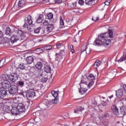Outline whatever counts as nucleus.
<instances>
[{
	"label": "nucleus",
	"mask_w": 126,
	"mask_h": 126,
	"mask_svg": "<svg viewBox=\"0 0 126 126\" xmlns=\"http://www.w3.org/2000/svg\"><path fill=\"white\" fill-rule=\"evenodd\" d=\"M47 63L44 60L40 59L39 61L37 62L35 64V67L37 69H41L43 66V64H46Z\"/></svg>",
	"instance_id": "39448f33"
},
{
	"label": "nucleus",
	"mask_w": 126,
	"mask_h": 126,
	"mask_svg": "<svg viewBox=\"0 0 126 126\" xmlns=\"http://www.w3.org/2000/svg\"><path fill=\"white\" fill-rule=\"evenodd\" d=\"M11 70L13 72H15V70H16V68L15 67L11 66Z\"/></svg>",
	"instance_id": "603ef678"
},
{
	"label": "nucleus",
	"mask_w": 126,
	"mask_h": 126,
	"mask_svg": "<svg viewBox=\"0 0 126 126\" xmlns=\"http://www.w3.org/2000/svg\"><path fill=\"white\" fill-rule=\"evenodd\" d=\"M54 2L56 3H58V4H60V3H62V0H54Z\"/></svg>",
	"instance_id": "49530a36"
},
{
	"label": "nucleus",
	"mask_w": 126,
	"mask_h": 126,
	"mask_svg": "<svg viewBox=\"0 0 126 126\" xmlns=\"http://www.w3.org/2000/svg\"><path fill=\"white\" fill-rule=\"evenodd\" d=\"M20 113H23L25 111V105L22 103H19L16 105Z\"/></svg>",
	"instance_id": "9d476101"
},
{
	"label": "nucleus",
	"mask_w": 126,
	"mask_h": 126,
	"mask_svg": "<svg viewBox=\"0 0 126 126\" xmlns=\"http://www.w3.org/2000/svg\"><path fill=\"white\" fill-rule=\"evenodd\" d=\"M43 50H46V51H50L52 50L53 47L51 45H46L43 47Z\"/></svg>",
	"instance_id": "2f4dec72"
},
{
	"label": "nucleus",
	"mask_w": 126,
	"mask_h": 126,
	"mask_svg": "<svg viewBox=\"0 0 126 126\" xmlns=\"http://www.w3.org/2000/svg\"><path fill=\"white\" fill-rule=\"evenodd\" d=\"M7 95V90L3 88H0V98L2 99L3 97Z\"/></svg>",
	"instance_id": "1a4fd4ad"
},
{
	"label": "nucleus",
	"mask_w": 126,
	"mask_h": 126,
	"mask_svg": "<svg viewBox=\"0 0 126 126\" xmlns=\"http://www.w3.org/2000/svg\"><path fill=\"white\" fill-rule=\"evenodd\" d=\"M123 87V89H122L124 91V92L125 91L126 92V85H124Z\"/></svg>",
	"instance_id": "13d9d810"
},
{
	"label": "nucleus",
	"mask_w": 126,
	"mask_h": 126,
	"mask_svg": "<svg viewBox=\"0 0 126 126\" xmlns=\"http://www.w3.org/2000/svg\"><path fill=\"white\" fill-rule=\"evenodd\" d=\"M35 52L38 54H42V53L44 52V48L41 47V48H36L35 49Z\"/></svg>",
	"instance_id": "b1692460"
},
{
	"label": "nucleus",
	"mask_w": 126,
	"mask_h": 126,
	"mask_svg": "<svg viewBox=\"0 0 126 126\" xmlns=\"http://www.w3.org/2000/svg\"><path fill=\"white\" fill-rule=\"evenodd\" d=\"M86 52L87 54H90V52H91V49L90 48H87Z\"/></svg>",
	"instance_id": "5fc2aeb1"
},
{
	"label": "nucleus",
	"mask_w": 126,
	"mask_h": 126,
	"mask_svg": "<svg viewBox=\"0 0 126 126\" xmlns=\"http://www.w3.org/2000/svg\"><path fill=\"white\" fill-rule=\"evenodd\" d=\"M62 47V44L58 43L56 44L57 49H60Z\"/></svg>",
	"instance_id": "864d4df0"
},
{
	"label": "nucleus",
	"mask_w": 126,
	"mask_h": 126,
	"mask_svg": "<svg viewBox=\"0 0 126 126\" xmlns=\"http://www.w3.org/2000/svg\"><path fill=\"white\" fill-rule=\"evenodd\" d=\"M18 85L21 86V87H23L24 86V82L22 81H19L18 82Z\"/></svg>",
	"instance_id": "58836bf2"
},
{
	"label": "nucleus",
	"mask_w": 126,
	"mask_h": 126,
	"mask_svg": "<svg viewBox=\"0 0 126 126\" xmlns=\"http://www.w3.org/2000/svg\"><path fill=\"white\" fill-rule=\"evenodd\" d=\"M54 17V15L52 12L49 13L47 14V18L48 19H52Z\"/></svg>",
	"instance_id": "e433bc0d"
},
{
	"label": "nucleus",
	"mask_w": 126,
	"mask_h": 126,
	"mask_svg": "<svg viewBox=\"0 0 126 126\" xmlns=\"http://www.w3.org/2000/svg\"><path fill=\"white\" fill-rule=\"evenodd\" d=\"M16 34L18 38H20L22 36H23V32L21 30H19L18 29L15 30Z\"/></svg>",
	"instance_id": "2eb2a0df"
},
{
	"label": "nucleus",
	"mask_w": 126,
	"mask_h": 126,
	"mask_svg": "<svg viewBox=\"0 0 126 126\" xmlns=\"http://www.w3.org/2000/svg\"><path fill=\"white\" fill-rule=\"evenodd\" d=\"M35 115L36 117H40V115H41V113H40V111H38L35 112V113H33V115Z\"/></svg>",
	"instance_id": "a18cd8bd"
},
{
	"label": "nucleus",
	"mask_w": 126,
	"mask_h": 126,
	"mask_svg": "<svg viewBox=\"0 0 126 126\" xmlns=\"http://www.w3.org/2000/svg\"><path fill=\"white\" fill-rule=\"evenodd\" d=\"M23 28H28V24L26 23V22L23 26Z\"/></svg>",
	"instance_id": "6e6d98bb"
},
{
	"label": "nucleus",
	"mask_w": 126,
	"mask_h": 126,
	"mask_svg": "<svg viewBox=\"0 0 126 126\" xmlns=\"http://www.w3.org/2000/svg\"><path fill=\"white\" fill-rule=\"evenodd\" d=\"M104 118H108L109 117V114H105L103 116Z\"/></svg>",
	"instance_id": "052dcab7"
},
{
	"label": "nucleus",
	"mask_w": 126,
	"mask_h": 126,
	"mask_svg": "<svg viewBox=\"0 0 126 126\" xmlns=\"http://www.w3.org/2000/svg\"><path fill=\"white\" fill-rule=\"evenodd\" d=\"M44 70L45 72H46V73H50L51 71H52V68L51 67V65H45L44 67Z\"/></svg>",
	"instance_id": "ddd939ff"
},
{
	"label": "nucleus",
	"mask_w": 126,
	"mask_h": 126,
	"mask_svg": "<svg viewBox=\"0 0 126 126\" xmlns=\"http://www.w3.org/2000/svg\"><path fill=\"white\" fill-rule=\"evenodd\" d=\"M27 21H28V23H29V25H31V24H32V22L31 15H29L28 16V17L27 18Z\"/></svg>",
	"instance_id": "393cba45"
},
{
	"label": "nucleus",
	"mask_w": 126,
	"mask_h": 126,
	"mask_svg": "<svg viewBox=\"0 0 126 126\" xmlns=\"http://www.w3.org/2000/svg\"><path fill=\"white\" fill-rule=\"evenodd\" d=\"M86 50H87V46L86 45H84L81 47V51L82 53H83V52H85Z\"/></svg>",
	"instance_id": "a19ab883"
},
{
	"label": "nucleus",
	"mask_w": 126,
	"mask_h": 126,
	"mask_svg": "<svg viewBox=\"0 0 126 126\" xmlns=\"http://www.w3.org/2000/svg\"><path fill=\"white\" fill-rule=\"evenodd\" d=\"M43 75V73H39V76H42Z\"/></svg>",
	"instance_id": "774afa93"
},
{
	"label": "nucleus",
	"mask_w": 126,
	"mask_h": 126,
	"mask_svg": "<svg viewBox=\"0 0 126 126\" xmlns=\"http://www.w3.org/2000/svg\"><path fill=\"white\" fill-rule=\"evenodd\" d=\"M26 96L27 98H33L36 96V93L33 90H29L26 92Z\"/></svg>",
	"instance_id": "0eeeda50"
},
{
	"label": "nucleus",
	"mask_w": 126,
	"mask_h": 126,
	"mask_svg": "<svg viewBox=\"0 0 126 126\" xmlns=\"http://www.w3.org/2000/svg\"><path fill=\"white\" fill-rule=\"evenodd\" d=\"M11 34H12V32H11L10 28L9 27L6 28L5 34L7 35V36H11Z\"/></svg>",
	"instance_id": "4be33fe9"
},
{
	"label": "nucleus",
	"mask_w": 126,
	"mask_h": 126,
	"mask_svg": "<svg viewBox=\"0 0 126 126\" xmlns=\"http://www.w3.org/2000/svg\"><path fill=\"white\" fill-rule=\"evenodd\" d=\"M102 104L103 106L106 107V106H107V102H105L104 101H102Z\"/></svg>",
	"instance_id": "bf43d9fd"
},
{
	"label": "nucleus",
	"mask_w": 126,
	"mask_h": 126,
	"mask_svg": "<svg viewBox=\"0 0 126 126\" xmlns=\"http://www.w3.org/2000/svg\"><path fill=\"white\" fill-rule=\"evenodd\" d=\"M40 80L41 82H43V83H45V82H47V81L48 80V78L47 77H42Z\"/></svg>",
	"instance_id": "ea45409f"
},
{
	"label": "nucleus",
	"mask_w": 126,
	"mask_h": 126,
	"mask_svg": "<svg viewBox=\"0 0 126 126\" xmlns=\"http://www.w3.org/2000/svg\"><path fill=\"white\" fill-rule=\"evenodd\" d=\"M108 38H113V31L109 30L107 32L98 35L94 41V45L101 46L103 45L105 48L109 49L111 47V40Z\"/></svg>",
	"instance_id": "f257e3e1"
},
{
	"label": "nucleus",
	"mask_w": 126,
	"mask_h": 126,
	"mask_svg": "<svg viewBox=\"0 0 126 126\" xmlns=\"http://www.w3.org/2000/svg\"><path fill=\"white\" fill-rule=\"evenodd\" d=\"M26 61L29 64H31L34 62V58L32 56H29L27 58Z\"/></svg>",
	"instance_id": "f3484780"
},
{
	"label": "nucleus",
	"mask_w": 126,
	"mask_h": 126,
	"mask_svg": "<svg viewBox=\"0 0 126 126\" xmlns=\"http://www.w3.org/2000/svg\"><path fill=\"white\" fill-rule=\"evenodd\" d=\"M100 64H101V61L97 60L94 63V67L97 68L98 66H100Z\"/></svg>",
	"instance_id": "c85d7f7f"
},
{
	"label": "nucleus",
	"mask_w": 126,
	"mask_h": 126,
	"mask_svg": "<svg viewBox=\"0 0 126 126\" xmlns=\"http://www.w3.org/2000/svg\"><path fill=\"white\" fill-rule=\"evenodd\" d=\"M70 49L71 50V53L73 54V53H74V49H73V45H71L70 46Z\"/></svg>",
	"instance_id": "8fccbe9b"
},
{
	"label": "nucleus",
	"mask_w": 126,
	"mask_h": 126,
	"mask_svg": "<svg viewBox=\"0 0 126 126\" xmlns=\"http://www.w3.org/2000/svg\"><path fill=\"white\" fill-rule=\"evenodd\" d=\"M111 110L114 115H118L119 114V109L117 108V106L113 105L111 107Z\"/></svg>",
	"instance_id": "dca6fc26"
},
{
	"label": "nucleus",
	"mask_w": 126,
	"mask_h": 126,
	"mask_svg": "<svg viewBox=\"0 0 126 126\" xmlns=\"http://www.w3.org/2000/svg\"><path fill=\"white\" fill-rule=\"evenodd\" d=\"M8 92L12 96H15L18 93V88L16 85H12L11 88L8 90Z\"/></svg>",
	"instance_id": "f03ea898"
},
{
	"label": "nucleus",
	"mask_w": 126,
	"mask_h": 126,
	"mask_svg": "<svg viewBox=\"0 0 126 126\" xmlns=\"http://www.w3.org/2000/svg\"><path fill=\"white\" fill-rule=\"evenodd\" d=\"M48 31H49V32H52V31L54 30V27L53 24H49V25L47 27Z\"/></svg>",
	"instance_id": "bb28decb"
},
{
	"label": "nucleus",
	"mask_w": 126,
	"mask_h": 126,
	"mask_svg": "<svg viewBox=\"0 0 126 126\" xmlns=\"http://www.w3.org/2000/svg\"><path fill=\"white\" fill-rule=\"evenodd\" d=\"M3 35V33L1 31H0V38H1L2 37V35Z\"/></svg>",
	"instance_id": "e2e57ef3"
},
{
	"label": "nucleus",
	"mask_w": 126,
	"mask_h": 126,
	"mask_svg": "<svg viewBox=\"0 0 126 126\" xmlns=\"http://www.w3.org/2000/svg\"><path fill=\"white\" fill-rule=\"evenodd\" d=\"M120 101L122 102V103L125 107H126V96L125 98H123L120 99Z\"/></svg>",
	"instance_id": "72a5a7b5"
},
{
	"label": "nucleus",
	"mask_w": 126,
	"mask_h": 126,
	"mask_svg": "<svg viewBox=\"0 0 126 126\" xmlns=\"http://www.w3.org/2000/svg\"><path fill=\"white\" fill-rule=\"evenodd\" d=\"M56 61H60V60H62L63 59V57H62V53H58L56 54Z\"/></svg>",
	"instance_id": "c756f323"
},
{
	"label": "nucleus",
	"mask_w": 126,
	"mask_h": 126,
	"mask_svg": "<svg viewBox=\"0 0 126 126\" xmlns=\"http://www.w3.org/2000/svg\"><path fill=\"white\" fill-rule=\"evenodd\" d=\"M99 20V18L98 17H94L92 18V21H97V20Z\"/></svg>",
	"instance_id": "3c124183"
},
{
	"label": "nucleus",
	"mask_w": 126,
	"mask_h": 126,
	"mask_svg": "<svg viewBox=\"0 0 126 126\" xmlns=\"http://www.w3.org/2000/svg\"><path fill=\"white\" fill-rule=\"evenodd\" d=\"M50 31L48 29V28L42 29V34H44L45 35H47V34H49Z\"/></svg>",
	"instance_id": "7c9ffc66"
},
{
	"label": "nucleus",
	"mask_w": 126,
	"mask_h": 126,
	"mask_svg": "<svg viewBox=\"0 0 126 126\" xmlns=\"http://www.w3.org/2000/svg\"><path fill=\"white\" fill-rule=\"evenodd\" d=\"M13 106V107L11 109V113L12 115H13V116H17V115H19L20 112L17 108V106L15 105Z\"/></svg>",
	"instance_id": "6e6552de"
},
{
	"label": "nucleus",
	"mask_w": 126,
	"mask_h": 126,
	"mask_svg": "<svg viewBox=\"0 0 126 126\" xmlns=\"http://www.w3.org/2000/svg\"><path fill=\"white\" fill-rule=\"evenodd\" d=\"M73 6L74 7H76V2L73 3Z\"/></svg>",
	"instance_id": "69168bd1"
},
{
	"label": "nucleus",
	"mask_w": 126,
	"mask_h": 126,
	"mask_svg": "<svg viewBox=\"0 0 126 126\" xmlns=\"http://www.w3.org/2000/svg\"><path fill=\"white\" fill-rule=\"evenodd\" d=\"M36 22L37 23H41V22H42V20H36Z\"/></svg>",
	"instance_id": "0e129e2a"
},
{
	"label": "nucleus",
	"mask_w": 126,
	"mask_h": 126,
	"mask_svg": "<svg viewBox=\"0 0 126 126\" xmlns=\"http://www.w3.org/2000/svg\"><path fill=\"white\" fill-rule=\"evenodd\" d=\"M87 78L89 80L91 81L94 80V79H95V77L92 74H90L88 76H87Z\"/></svg>",
	"instance_id": "a878e982"
},
{
	"label": "nucleus",
	"mask_w": 126,
	"mask_h": 126,
	"mask_svg": "<svg viewBox=\"0 0 126 126\" xmlns=\"http://www.w3.org/2000/svg\"><path fill=\"white\" fill-rule=\"evenodd\" d=\"M40 30H41V28L39 27L34 30V32L36 34H38L40 33Z\"/></svg>",
	"instance_id": "37998d69"
},
{
	"label": "nucleus",
	"mask_w": 126,
	"mask_h": 126,
	"mask_svg": "<svg viewBox=\"0 0 126 126\" xmlns=\"http://www.w3.org/2000/svg\"><path fill=\"white\" fill-rule=\"evenodd\" d=\"M87 91V89L83 88L79 90V93H81L82 94H85Z\"/></svg>",
	"instance_id": "473e14b6"
},
{
	"label": "nucleus",
	"mask_w": 126,
	"mask_h": 126,
	"mask_svg": "<svg viewBox=\"0 0 126 126\" xmlns=\"http://www.w3.org/2000/svg\"><path fill=\"white\" fill-rule=\"evenodd\" d=\"M105 5H110V1H106L104 2Z\"/></svg>",
	"instance_id": "4d7b16f0"
},
{
	"label": "nucleus",
	"mask_w": 126,
	"mask_h": 126,
	"mask_svg": "<svg viewBox=\"0 0 126 126\" xmlns=\"http://www.w3.org/2000/svg\"><path fill=\"white\" fill-rule=\"evenodd\" d=\"M43 103V104H40L39 105L41 110H45L47 108H50V107H51V102H50V101L45 100H44Z\"/></svg>",
	"instance_id": "20e7f679"
},
{
	"label": "nucleus",
	"mask_w": 126,
	"mask_h": 126,
	"mask_svg": "<svg viewBox=\"0 0 126 126\" xmlns=\"http://www.w3.org/2000/svg\"><path fill=\"white\" fill-rule=\"evenodd\" d=\"M125 91L123 89H119L116 91V97L118 98H122L124 96V93Z\"/></svg>",
	"instance_id": "f8f14e48"
},
{
	"label": "nucleus",
	"mask_w": 126,
	"mask_h": 126,
	"mask_svg": "<svg viewBox=\"0 0 126 126\" xmlns=\"http://www.w3.org/2000/svg\"><path fill=\"white\" fill-rule=\"evenodd\" d=\"M2 87L4 89H8L9 87H11L10 82L9 81H4L2 83Z\"/></svg>",
	"instance_id": "9b49d317"
},
{
	"label": "nucleus",
	"mask_w": 126,
	"mask_h": 126,
	"mask_svg": "<svg viewBox=\"0 0 126 126\" xmlns=\"http://www.w3.org/2000/svg\"><path fill=\"white\" fill-rule=\"evenodd\" d=\"M94 0H85V3L87 5H93L95 3Z\"/></svg>",
	"instance_id": "412c9836"
},
{
	"label": "nucleus",
	"mask_w": 126,
	"mask_h": 126,
	"mask_svg": "<svg viewBox=\"0 0 126 126\" xmlns=\"http://www.w3.org/2000/svg\"><path fill=\"white\" fill-rule=\"evenodd\" d=\"M84 110V108L82 107H78L77 110H75L74 113L75 114H81V112Z\"/></svg>",
	"instance_id": "aec40b11"
},
{
	"label": "nucleus",
	"mask_w": 126,
	"mask_h": 126,
	"mask_svg": "<svg viewBox=\"0 0 126 126\" xmlns=\"http://www.w3.org/2000/svg\"><path fill=\"white\" fill-rule=\"evenodd\" d=\"M3 111L5 113H10V112L11 111V110H10V107H9V106L7 105H5L3 108Z\"/></svg>",
	"instance_id": "6ab92c4d"
},
{
	"label": "nucleus",
	"mask_w": 126,
	"mask_h": 126,
	"mask_svg": "<svg viewBox=\"0 0 126 126\" xmlns=\"http://www.w3.org/2000/svg\"><path fill=\"white\" fill-rule=\"evenodd\" d=\"M79 4H80V5H83L84 4V1L83 0H79L78 1Z\"/></svg>",
	"instance_id": "09e8293b"
},
{
	"label": "nucleus",
	"mask_w": 126,
	"mask_h": 126,
	"mask_svg": "<svg viewBox=\"0 0 126 126\" xmlns=\"http://www.w3.org/2000/svg\"><path fill=\"white\" fill-rule=\"evenodd\" d=\"M51 95L52 97H54V99H52V103L53 104H58L59 102V99H58V96L59 94H58V92L55 91H52L51 92Z\"/></svg>",
	"instance_id": "7ed1b4c3"
},
{
	"label": "nucleus",
	"mask_w": 126,
	"mask_h": 126,
	"mask_svg": "<svg viewBox=\"0 0 126 126\" xmlns=\"http://www.w3.org/2000/svg\"><path fill=\"white\" fill-rule=\"evenodd\" d=\"M60 28H63L64 27V23L63 22V20L62 17H60Z\"/></svg>",
	"instance_id": "cd10ccee"
},
{
	"label": "nucleus",
	"mask_w": 126,
	"mask_h": 126,
	"mask_svg": "<svg viewBox=\"0 0 126 126\" xmlns=\"http://www.w3.org/2000/svg\"><path fill=\"white\" fill-rule=\"evenodd\" d=\"M120 113L122 117H125L126 115V107H122L120 108Z\"/></svg>",
	"instance_id": "5701e85b"
},
{
	"label": "nucleus",
	"mask_w": 126,
	"mask_h": 126,
	"mask_svg": "<svg viewBox=\"0 0 126 126\" xmlns=\"http://www.w3.org/2000/svg\"><path fill=\"white\" fill-rule=\"evenodd\" d=\"M18 5L20 7H23L24 6H25V5H26V0H19Z\"/></svg>",
	"instance_id": "4468645a"
},
{
	"label": "nucleus",
	"mask_w": 126,
	"mask_h": 126,
	"mask_svg": "<svg viewBox=\"0 0 126 126\" xmlns=\"http://www.w3.org/2000/svg\"><path fill=\"white\" fill-rule=\"evenodd\" d=\"M19 97H13V103L15 104V105H17V104L18 103V99Z\"/></svg>",
	"instance_id": "4c0bfd02"
},
{
	"label": "nucleus",
	"mask_w": 126,
	"mask_h": 126,
	"mask_svg": "<svg viewBox=\"0 0 126 126\" xmlns=\"http://www.w3.org/2000/svg\"><path fill=\"white\" fill-rule=\"evenodd\" d=\"M25 65H26L25 63H22L19 64V68H20V69H25Z\"/></svg>",
	"instance_id": "c9c22d12"
},
{
	"label": "nucleus",
	"mask_w": 126,
	"mask_h": 126,
	"mask_svg": "<svg viewBox=\"0 0 126 126\" xmlns=\"http://www.w3.org/2000/svg\"><path fill=\"white\" fill-rule=\"evenodd\" d=\"M82 84H84L86 86V85H87V82L84 81V80H82L80 83V85L82 86Z\"/></svg>",
	"instance_id": "de8ad7c7"
},
{
	"label": "nucleus",
	"mask_w": 126,
	"mask_h": 126,
	"mask_svg": "<svg viewBox=\"0 0 126 126\" xmlns=\"http://www.w3.org/2000/svg\"><path fill=\"white\" fill-rule=\"evenodd\" d=\"M2 78L4 81H6L9 79V76L7 74H3L2 75Z\"/></svg>",
	"instance_id": "f704fd0d"
},
{
	"label": "nucleus",
	"mask_w": 126,
	"mask_h": 126,
	"mask_svg": "<svg viewBox=\"0 0 126 126\" xmlns=\"http://www.w3.org/2000/svg\"><path fill=\"white\" fill-rule=\"evenodd\" d=\"M2 107H3V103L0 102V108H2Z\"/></svg>",
	"instance_id": "680f3d73"
},
{
	"label": "nucleus",
	"mask_w": 126,
	"mask_h": 126,
	"mask_svg": "<svg viewBox=\"0 0 126 126\" xmlns=\"http://www.w3.org/2000/svg\"><path fill=\"white\" fill-rule=\"evenodd\" d=\"M43 24L44 25V26H49V25L50 24H49V22H48V21L47 20H45L43 23Z\"/></svg>",
	"instance_id": "c03bdc74"
},
{
	"label": "nucleus",
	"mask_w": 126,
	"mask_h": 126,
	"mask_svg": "<svg viewBox=\"0 0 126 126\" xmlns=\"http://www.w3.org/2000/svg\"><path fill=\"white\" fill-rule=\"evenodd\" d=\"M114 97V95H111V96H109V99H111V98H113Z\"/></svg>",
	"instance_id": "338daca9"
},
{
	"label": "nucleus",
	"mask_w": 126,
	"mask_h": 126,
	"mask_svg": "<svg viewBox=\"0 0 126 126\" xmlns=\"http://www.w3.org/2000/svg\"><path fill=\"white\" fill-rule=\"evenodd\" d=\"M94 84V82H93V81H91L88 85H87L86 86H87V87H89V88H90V87H91L92 86H93V85Z\"/></svg>",
	"instance_id": "79ce46f5"
},
{
	"label": "nucleus",
	"mask_w": 126,
	"mask_h": 126,
	"mask_svg": "<svg viewBox=\"0 0 126 126\" xmlns=\"http://www.w3.org/2000/svg\"><path fill=\"white\" fill-rule=\"evenodd\" d=\"M18 40H19V38L17 35H13L11 37L10 41L11 43H15V42H17Z\"/></svg>",
	"instance_id": "a211bd4d"
},
{
	"label": "nucleus",
	"mask_w": 126,
	"mask_h": 126,
	"mask_svg": "<svg viewBox=\"0 0 126 126\" xmlns=\"http://www.w3.org/2000/svg\"><path fill=\"white\" fill-rule=\"evenodd\" d=\"M9 79L11 82L15 83L18 80V75L15 73H12L9 75Z\"/></svg>",
	"instance_id": "423d86ee"
}]
</instances>
